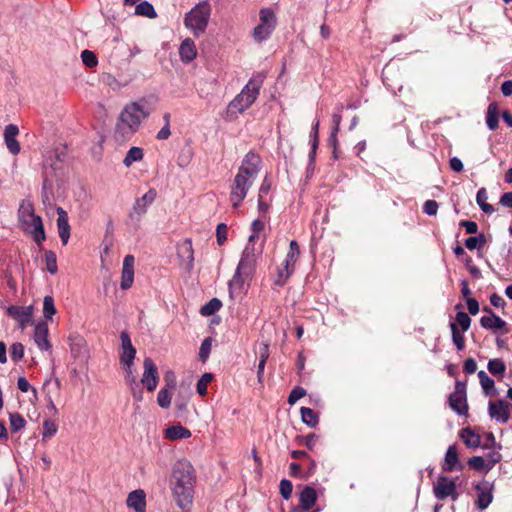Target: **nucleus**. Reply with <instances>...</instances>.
<instances>
[{
	"label": "nucleus",
	"mask_w": 512,
	"mask_h": 512,
	"mask_svg": "<svg viewBox=\"0 0 512 512\" xmlns=\"http://www.w3.org/2000/svg\"><path fill=\"white\" fill-rule=\"evenodd\" d=\"M82 62L89 68H93L97 65L98 59L94 52L90 50H84L81 53Z\"/></svg>",
	"instance_id": "nucleus-51"
},
{
	"label": "nucleus",
	"mask_w": 512,
	"mask_h": 512,
	"mask_svg": "<svg viewBox=\"0 0 512 512\" xmlns=\"http://www.w3.org/2000/svg\"><path fill=\"white\" fill-rule=\"evenodd\" d=\"M459 225L461 227H464L466 230V233H468V234H476L478 232V225L474 221L462 220V221H460Z\"/></svg>",
	"instance_id": "nucleus-61"
},
{
	"label": "nucleus",
	"mask_w": 512,
	"mask_h": 512,
	"mask_svg": "<svg viewBox=\"0 0 512 512\" xmlns=\"http://www.w3.org/2000/svg\"><path fill=\"white\" fill-rule=\"evenodd\" d=\"M156 196V190L151 188L141 198H137L129 213V218L138 225L141 217L147 212L148 207L154 202Z\"/></svg>",
	"instance_id": "nucleus-9"
},
{
	"label": "nucleus",
	"mask_w": 512,
	"mask_h": 512,
	"mask_svg": "<svg viewBox=\"0 0 512 512\" xmlns=\"http://www.w3.org/2000/svg\"><path fill=\"white\" fill-rule=\"evenodd\" d=\"M264 227H265V223H264V221H262L260 219H256L252 222V224H251L252 234L249 236L247 245H250V246L254 245L253 242L256 239H258L259 233L264 230Z\"/></svg>",
	"instance_id": "nucleus-41"
},
{
	"label": "nucleus",
	"mask_w": 512,
	"mask_h": 512,
	"mask_svg": "<svg viewBox=\"0 0 512 512\" xmlns=\"http://www.w3.org/2000/svg\"><path fill=\"white\" fill-rule=\"evenodd\" d=\"M279 490H280L281 496L285 500H288L292 495V490H293L292 482L288 479H282L280 481Z\"/></svg>",
	"instance_id": "nucleus-53"
},
{
	"label": "nucleus",
	"mask_w": 512,
	"mask_h": 512,
	"mask_svg": "<svg viewBox=\"0 0 512 512\" xmlns=\"http://www.w3.org/2000/svg\"><path fill=\"white\" fill-rule=\"evenodd\" d=\"M486 124L490 130H496L499 125V111L497 103L493 102L488 105L486 114Z\"/></svg>",
	"instance_id": "nucleus-30"
},
{
	"label": "nucleus",
	"mask_w": 512,
	"mask_h": 512,
	"mask_svg": "<svg viewBox=\"0 0 512 512\" xmlns=\"http://www.w3.org/2000/svg\"><path fill=\"white\" fill-rule=\"evenodd\" d=\"M134 281V256L126 255L123 260L120 287L123 290L129 289Z\"/></svg>",
	"instance_id": "nucleus-16"
},
{
	"label": "nucleus",
	"mask_w": 512,
	"mask_h": 512,
	"mask_svg": "<svg viewBox=\"0 0 512 512\" xmlns=\"http://www.w3.org/2000/svg\"><path fill=\"white\" fill-rule=\"evenodd\" d=\"M300 255V248L295 240H292L289 245V251L284 260L287 264H292L295 267V263Z\"/></svg>",
	"instance_id": "nucleus-39"
},
{
	"label": "nucleus",
	"mask_w": 512,
	"mask_h": 512,
	"mask_svg": "<svg viewBox=\"0 0 512 512\" xmlns=\"http://www.w3.org/2000/svg\"><path fill=\"white\" fill-rule=\"evenodd\" d=\"M222 302L218 298H212L205 305L200 308L202 316H211L220 310Z\"/></svg>",
	"instance_id": "nucleus-34"
},
{
	"label": "nucleus",
	"mask_w": 512,
	"mask_h": 512,
	"mask_svg": "<svg viewBox=\"0 0 512 512\" xmlns=\"http://www.w3.org/2000/svg\"><path fill=\"white\" fill-rule=\"evenodd\" d=\"M480 325L485 329L503 330L504 333L509 332V330L507 329V323L496 314L493 316L481 317Z\"/></svg>",
	"instance_id": "nucleus-23"
},
{
	"label": "nucleus",
	"mask_w": 512,
	"mask_h": 512,
	"mask_svg": "<svg viewBox=\"0 0 512 512\" xmlns=\"http://www.w3.org/2000/svg\"><path fill=\"white\" fill-rule=\"evenodd\" d=\"M269 358V346L268 344L261 343L259 347V363H258V370H257V376L258 379L261 380L264 368L267 362V359Z\"/></svg>",
	"instance_id": "nucleus-33"
},
{
	"label": "nucleus",
	"mask_w": 512,
	"mask_h": 512,
	"mask_svg": "<svg viewBox=\"0 0 512 512\" xmlns=\"http://www.w3.org/2000/svg\"><path fill=\"white\" fill-rule=\"evenodd\" d=\"M48 325L45 322H39L35 326L34 330V341L39 349L41 350H49L51 348V344L48 340Z\"/></svg>",
	"instance_id": "nucleus-20"
},
{
	"label": "nucleus",
	"mask_w": 512,
	"mask_h": 512,
	"mask_svg": "<svg viewBox=\"0 0 512 512\" xmlns=\"http://www.w3.org/2000/svg\"><path fill=\"white\" fill-rule=\"evenodd\" d=\"M317 493L313 487L306 486L300 493L299 502L303 510H310L316 503Z\"/></svg>",
	"instance_id": "nucleus-24"
},
{
	"label": "nucleus",
	"mask_w": 512,
	"mask_h": 512,
	"mask_svg": "<svg viewBox=\"0 0 512 512\" xmlns=\"http://www.w3.org/2000/svg\"><path fill=\"white\" fill-rule=\"evenodd\" d=\"M213 380V374L204 373L198 380L196 389L199 395L205 396L207 394V388L209 383Z\"/></svg>",
	"instance_id": "nucleus-42"
},
{
	"label": "nucleus",
	"mask_w": 512,
	"mask_h": 512,
	"mask_svg": "<svg viewBox=\"0 0 512 512\" xmlns=\"http://www.w3.org/2000/svg\"><path fill=\"white\" fill-rule=\"evenodd\" d=\"M433 492L438 500H444L447 497H451L453 500L458 498L455 480L449 479L443 475L438 477L437 482L433 487Z\"/></svg>",
	"instance_id": "nucleus-10"
},
{
	"label": "nucleus",
	"mask_w": 512,
	"mask_h": 512,
	"mask_svg": "<svg viewBox=\"0 0 512 512\" xmlns=\"http://www.w3.org/2000/svg\"><path fill=\"white\" fill-rule=\"evenodd\" d=\"M30 233L33 236L34 241L42 249V242L46 239V234L43 224H39L36 229H32Z\"/></svg>",
	"instance_id": "nucleus-54"
},
{
	"label": "nucleus",
	"mask_w": 512,
	"mask_h": 512,
	"mask_svg": "<svg viewBox=\"0 0 512 512\" xmlns=\"http://www.w3.org/2000/svg\"><path fill=\"white\" fill-rule=\"evenodd\" d=\"M144 156V151L140 147H131L123 160L126 167H130L134 162L141 161Z\"/></svg>",
	"instance_id": "nucleus-32"
},
{
	"label": "nucleus",
	"mask_w": 512,
	"mask_h": 512,
	"mask_svg": "<svg viewBox=\"0 0 512 512\" xmlns=\"http://www.w3.org/2000/svg\"><path fill=\"white\" fill-rule=\"evenodd\" d=\"M317 438L316 434L310 433L306 436H297L295 440L298 444L305 445L310 451H313Z\"/></svg>",
	"instance_id": "nucleus-46"
},
{
	"label": "nucleus",
	"mask_w": 512,
	"mask_h": 512,
	"mask_svg": "<svg viewBox=\"0 0 512 512\" xmlns=\"http://www.w3.org/2000/svg\"><path fill=\"white\" fill-rule=\"evenodd\" d=\"M19 134V128L15 124H9L4 129V140L9 152L13 155L19 154L21 147L16 137Z\"/></svg>",
	"instance_id": "nucleus-17"
},
{
	"label": "nucleus",
	"mask_w": 512,
	"mask_h": 512,
	"mask_svg": "<svg viewBox=\"0 0 512 512\" xmlns=\"http://www.w3.org/2000/svg\"><path fill=\"white\" fill-rule=\"evenodd\" d=\"M44 257L46 262V269L48 270V272H50L51 274H56L58 271V267L55 252L52 250H48L45 252Z\"/></svg>",
	"instance_id": "nucleus-44"
},
{
	"label": "nucleus",
	"mask_w": 512,
	"mask_h": 512,
	"mask_svg": "<svg viewBox=\"0 0 512 512\" xmlns=\"http://www.w3.org/2000/svg\"><path fill=\"white\" fill-rule=\"evenodd\" d=\"M9 421L10 429L11 432L13 433L22 430L26 425V420L24 419V417L17 412L9 414Z\"/></svg>",
	"instance_id": "nucleus-37"
},
{
	"label": "nucleus",
	"mask_w": 512,
	"mask_h": 512,
	"mask_svg": "<svg viewBox=\"0 0 512 512\" xmlns=\"http://www.w3.org/2000/svg\"><path fill=\"white\" fill-rule=\"evenodd\" d=\"M6 312L8 316L18 322L19 328L24 330L32 323L34 307L32 305L26 307L10 305L7 307Z\"/></svg>",
	"instance_id": "nucleus-12"
},
{
	"label": "nucleus",
	"mask_w": 512,
	"mask_h": 512,
	"mask_svg": "<svg viewBox=\"0 0 512 512\" xmlns=\"http://www.w3.org/2000/svg\"><path fill=\"white\" fill-rule=\"evenodd\" d=\"M178 255L187 262L189 268L193 266L194 262V250L192 247L191 239H185L178 246Z\"/></svg>",
	"instance_id": "nucleus-28"
},
{
	"label": "nucleus",
	"mask_w": 512,
	"mask_h": 512,
	"mask_svg": "<svg viewBox=\"0 0 512 512\" xmlns=\"http://www.w3.org/2000/svg\"><path fill=\"white\" fill-rule=\"evenodd\" d=\"M211 346H212V339L210 337L204 339L201 343L200 350H199V358L201 361L205 362L211 352Z\"/></svg>",
	"instance_id": "nucleus-50"
},
{
	"label": "nucleus",
	"mask_w": 512,
	"mask_h": 512,
	"mask_svg": "<svg viewBox=\"0 0 512 512\" xmlns=\"http://www.w3.org/2000/svg\"><path fill=\"white\" fill-rule=\"evenodd\" d=\"M157 403L162 408H168L171 404V395L166 388H162L157 395Z\"/></svg>",
	"instance_id": "nucleus-52"
},
{
	"label": "nucleus",
	"mask_w": 512,
	"mask_h": 512,
	"mask_svg": "<svg viewBox=\"0 0 512 512\" xmlns=\"http://www.w3.org/2000/svg\"><path fill=\"white\" fill-rule=\"evenodd\" d=\"M468 465L470 468L475 469L477 471H482L486 469V460H484L481 456H473L468 459Z\"/></svg>",
	"instance_id": "nucleus-56"
},
{
	"label": "nucleus",
	"mask_w": 512,
	"mask_h": 512,
	"mask_svg": "<svg viewBox=\"0 0 512 512\" xmlns=\"http://www.w3.org/2000/svg\"><path fill=\"white\" fill-rule=\"evenodd\" d=\"M211 6L208 2H200L194 6L184 17V25L190 29L194 36L202 35L208 25Z\"/></svg>",
	"instance_id": "nucleus-5"
},
{
	"label": "nucleus",
	"mask_w": 512,
	"mask_h": 512,
	"mask_svg": "<svg viewBox=\"0 0 512 512\" xmlns=\"http://www.w3.org/2000/svg\"><path fill=\"white\" fill-rule=\"evenodd\" d=\"M144 372L141 378V383L149 391L153 392L159 382L158 368L154 361L147 357L143 361Z\"/></svg>",
	"instance_id": "nucleus-14"
},
{
	"label": "nucleus",
	"mask_w": 512,
	"mask_h": 512,
	"mask_svg": "<svg viewBox=\"0 0 512 512\" xmlns=\"http://www.w3.org/2000/svg\"><path fill=\"white\" fill-rule=\"evenodd\" d=\"M488 370L494 376H502L506 371V365L501 359H491L488 362Z\"/></svg>",
	"instance_id": "nucleus-40"
},
{
	"label": "nucleus",
	"mask_w": 512,
	"mask_h": 512,
	"mask_svg": "<svg viewBox=\"0 0 512 512\" xmlns=\"http://www.w3.org/2000/svg\"><path fill=\"white\" fill-rule=\"evenodd\" d=\"M306 395V390L303 387L296 386L292 389L288 396V403L294 405L300 398Z\"/></svg>",
	"instance_id": "nucleus-55"
},
{
	"label": "nucleus",
	"mask_w": 512,
	"mask_h": 512,
	"mask_svg": "<svg viewBox=\"0 0 512 512\" xmlns=\"http://www.w3.org/2000/svg\"><path fill=\"white\" fill-rule=\"evenodd\" d=\"M500 204L505 207L512 208V192L502 194Z\"/></svg>",
	"instance_id": "nucleus-64"
},
{
	"label": "nucleus",
	"mask_w": 512,
	"mask_h": 512,
	"mask_svg": "<svg viewBox=\"0 0 512 512\" xmlns=\"http://www.w3.org/2000/svg\"><path fill=\"white\" fill-rule=\"evenodd\" d=\"M20 219L27 226V228L36 229L39 224H43L40 216L34 213V209L31 204L26 207L22 206L20 210Z\"/></svg>",
	"instance_id": "nucleus-21"
},
{
	"label": "nucleus",
	"mask_w": 512,
	"mask_h": 512,
	"mask_svg": "<svg viewBox=\"0 0 512 512\" xmlns=\"http://www.w3.org/2000/svg\"><path fill=\"white\" fill-rule=\"evenodd\" d=\"M256 259L257 253L254 245H247L243 250L236 272L228 284L231 295L236 290H242L243 285L252 280L256 269Z\"/></svg>",
	"instance_id": "nucleus-3"
},
{
	"label": "nucleus",
	"mask_w": 512,
	"mask_h": 512,
	"mask_svg": "<svg viewBox=\"0 0 512 512\" xmlns=\"http://www.w3.org/2000/svg\"><path fill=\"white\" fill-rule=\"evenodd\" d=\"M24 345L20 342H15L10 347V357L12 361L18 362L24 357Z\"/></svg>",
	"instance_id": "nucleus-48"
},
{
	"label": "nucleus",
	"mask_w": 512,
	"mask_h": 512,
	"mask_svg": "<svg viewBox=\"0 0 512 512\" xmlns=\"http://www.w3.org/2000/svg\"><path fill=\"white\" fill-rule=\"evenodd\" d=\"M190 436V430L181 425H173L165 430V437L169 440L184 439L189 438Z\"/></svg>",
	"instance_id": "nucleus-29"
},
{
	"label": "nucleus",
	"mask_w": 512,
	"mask_h": 512,
	"mask_svg": "<svg viewBox=\"0 0 512 512\" xmlns=\"http://www.w3.org/2000/svg\"><path fill=\"white\" fill-rule=\"evenodd\" d=\"M488 413L498 422L507 423L510 419V406L504 400L490 401Z\"/></svg>",
	"instance_id": "nucleus-15"
},
{
	"label": "nucleus",
	"mask_w": 512,
	"mask_h": 512,
	"mask_svg": "<svg viewBox=\"0 0 512 512\" xmlns=\"http://www.w3.org/2000/svg\"><path fill=\"white\" fill-rule=\"evenodd\" d=\"M463 465L459 460L458 450L455 444L450 445L446 451L445 459L442 464V470L445 472H452L455 470H462Z\"/></svg>",
	"instance_id": "nucleus-18"
},
{
	"label": "nucleus",
	"mask_w": 512,
	"mask_h": 512,
	"mask_svg": "<svg viewBox=\"0 0 512 512\" xmlns=\"http://www.w3.org/2000/svg\"><path fill=\"white\" fill-rule=\"evenodd\" d=\"M478 378L481 384V387L486 395L491 394V391L495 387L494 380L490 378L485 371L481 370L478 372Z\"/></svg>",
	"instance_id": "nucleus-38"
},
{
	"label": "nucleus",
	"mask_w": 512,
	"mask_h": 512,
	"mask_svg": "<svg viewBox=\"0 0 512 512\" xmlns=\"http://www.w3.org/2000/svg\"><path fill=\"white\" fill-rule=\"evenodd\" d=\"M463 370L466 374H473L477 370V363L473 358H468L464 362Z\"/></svg>",
	"instance_id": "nucleus-62"
},
{
	"label": "nucleus",
	"mask_w": 512,
	"mask_h": 512,
	"mask_svg": "<svg viewBox=\"0 0 512 512\" xmlns=\"http://www.w3.org/2000/svg\"><path fill=\"white\" fill-rule=\"evenodd\" d=\"M466 385L465 381H456L455 390L449 396L450 408L461 416L468 413Z\"/></svg>",
	"instance_id": "nucleus-8"
},
{
	"label": "nucleus",
	"mask_w": 512,
	"mask_h": 512,
	"mask_svg": "<svg viewBox=\"0 0 512 512\" xmlns=\"http://www.w3.org/2000/svg\"><path fill=\"white\" fill-rule=\"evenodd\" d=\"M180 58L183 62H191L197 56V49L192 39L186 38L182 41L179 48Z\"/></svg>",
	"instance_id": "nucleus-22"
},
{
	"label": "nucleus",
	"mask_w": 512,
	"mask_h": 512,
	"mask_svg": "<svg viewBox=\"0 0 512 512\" xmlns=\"http://www.w3.org/2000/svg\"><path fill=\"white\" fill-rule=\"evenodd\" d=\"M149 112L145 110L139 102H132L124 107L120 113L116 131L121 133L123 136L134 134L142 120L147 118Z\"/></svg>",
	"instance_id": "nucleus-4"
},
{
	"label": "nucleus",
	"mask_w": 512,
	"mask_h": 512,
	"mask_svg": "<svg viewBox=\"0 0 512 512\" xmlns=\"http://www.w3.org/2000/svg\"><path fill=\"white\" fill-rule=\"evenodd\" d=\"M456 324L461 327L462 332H466L471 324V318L469 315L463 311L457 312L456 314Z\"/></svg>",
	"instance_id": "nucleus-49"
},
{
	"label": "nucleus",
	"mask_w": 512,
	"mask_h": 512,
	"mask_svg": "<svg viewBox=\"0 0 512 512\" xmlns=\"http://www.w3.org/2000/svg\"><path fill=\"white\" fill-rule=\"evenodd\" d=\"M477 492V499L475 504L478 509L485 510L492 503L494 499V483L483 480L475 485Z\"/></svg>",
	"instance_id": "nucleus-13"
},
{
	"label": "nucleus",
	"mask_w": 512,
	"mask_h": 512,
	"mask_svg": "<svg viewBox=\"0 0 512 512\" xmlns=\"http://www.w3.org/2000/svg\"><path fill=\"white\" fill-rule=\"evenodd\" d=\"M295 267L292 264L283 263L277 268V276L274 284L277 286H284L290 276L293 274Z\"/></svg>",
	"instance_id": "nucleus-27"
},
{
	"label": "nucleus",
	"mask_w": 512,
	"mask_h": 512,
	"mask_svg": "<svg viewBox=\"0 0 512 512\" xmlns=\"http://www.w3.org/2000/svg\"><path fill=\"white\" fill-rule=\"evenodd\" d=\"M254 181V179L245 175H240L238 173L235 175L230 191V202L234 208L241 205Z\"/></svg>",
	"instance_id": "nucleus-7"
},
{
	"label": "nucleus",
	"mask_w": 512,
	"mask_h": 512,
	"mask_svg": "<svg viewBox=\"0 0 512 512\" xmlns=\"http://www.w3.org/2000/svg\"><path fill=\"white\" fill-rule=\"evenodd\" d=\"M54 314H56L54 299L52 296L46 295L43 300V315L46 319H52Z\"/></svg>",
	"instance_id": "nucleus-43"
},
{
	"label": "nucleus",
	"mask_w": 512,
	"mask_h": 512,
	"mask_svg": "<svg viewBox=\"0 0 512 512\" xmlns=\"http://www.w3.org/2000/svg\"><path fill=\"white\" fill-rule=\"evenodd\" d=\"M261 163L260 156L250 151L243 158L237 173L255 180L261 170Z\"/></svg>",
	"instance_id": "nucleus-11"
},
{
	"label": "nucleus",
	"mask_w": 512,
	"mask_h": 512,
	"mask_svg": "<svg viewBox=\"0 0 512 512\" xmlns=\"http://www.w3.org/2000/svg\"><path fill=\"white\" fill-rule=\"evenodd\" d=\"M135 13L148 18H155L157 16L153 5L148 1L140 2L135 8Z\"/></svg>",
	"instance_id": "nucleus-35"
},
{
	"label": "nucleus",
	"mask_w": 512,
	"mask_h": 512,
	"mask_svg": "<svg viewBox=\"0 0 512 512\" xmlns=\"http://www.w3.org/2000/svg\"><path fill=\"white\" fill-rule=\"evenodd\" d=\"M260 23L254 28L253 36L257 42L270 37L277 25V18L271 8H262L259 12Z\"/></svg>",
	"instance_id": "nucleus-6"
},
{
	"label": "nucleus",
	"mask_w": 512,
	"mask_h": 512,
	"mask_svg": "<svg viewBox=\"0 0 512 512\" xmlns=\"http://www.w3.org/2000/svg\"><path fill=\"white\" fill-rule=\"evenodd\" d=\"M57 214H58L57 228H58L59 237L61 239L62 244L66 245L69 241L70 230H71L69 221H68V214L62 207L57 208Z\"/></svg>",
	"instance_id": "nucleus-19"
},
{
	"label": "nucleus",
	"mask_w": 512,
	"mask_h": 512,
	"mask_svg": "<svg viewBox=\"0 0 512 512\" xmlns=\"http://www.w3.org/2000/svg\"><path fill=\"white\" fill-rule=\"evenodd\" d=\"M459 435L465 445L469 448H477L481 444L480 435L476 434L470 427L461 429Z\"/></svg>",
	"instance_id": "nucleus-26"
},
{
	"label": "nucleus",
	"mask_w": 512,
	"mask_h": 512,
	"mask_svg": "<svg viewBox=\"0 0 512 512\" xmlns=\"http://www.w3.org/2000/svg\"><path fill=\"white\" fill-rule=\"evenodd\" d=\"M262 84L263 79L261 77L251 78L243 87L241 92L228 104L225 112V119L228 121L235 120L238 117V114H241L250 108L258 98Z\"/></svg>",
	"instance_id": "nucleus-2"
},
{
	"label": "nucleus",
	"mask_w": 512,
	"mask_h": 512,
	"mask_svg": "<svg viewBox=\"0 0 512 512\" xmlns=\"http://www.w3.org/2000/svg\"><path fill=\"white\" fill-rule=\"evenodd\" d=\"M228 227L225 223H219L216 228V238L218 245H223L227 240Z\"/></svg>",
	"instance_id": "nucleus-57"
},
{
	"label": "nucleus",
	"mask_w": 512,
	"mask_h": 512,
	"mask_svg": "<svg viewBox=\"0 0 512 512\" xmlns=\"http://www.w3.org/2000/svg\"><path fill=\"white\" fill-rule=\"evenodd\" d=\"M342 111H343V105L340 104L336 107V111L332 114V129L334 132H339L340 130V124L342 120Z\"/></svg>",
	"instance_id": "nucleus-58"
},
{
	"label": "nucleus",
	"mask_w": 512,
	"mask_h": 512,
	"mask_svg": "<svg viewBox=\"0 0 512 512\" xmlns=\"http://www.w3.org/2000/svg\"><path fill=\"white\" fill-rule=\"evenodd\" d=\"M501 460V454L497 451H492L488 454L486 460V470H491L496 463Z\"/></svg>",
	"instance_id": "nucleus-60"
},
{
	"label": "nucleus",
	"mask_w": 512,
	"mask_h": 512,
	"mask_svg": "<svg viewBox=\"0 0 512 512\" xmlns=\"http://www.w3.org/2000/svg\"><path fill=\"white\" fill-rule=\"evenodd\" d=\"M438 211V203L435 200H427L423 204V212L427 215H436Z\"/></svg>",
	"instance_id": "nucleus-59"
},
{
	"label": "nucleus",
	"mask_w": 512,
	"mask_h": 512,
	"mask_svg": "<svg viewBox=\"0 0 512 512\" xmlns=\"http://www.w3.org/2000/svg\"><path fill=\"white\" fill-rule=\"evenodd\" d=\"M450 328L452 332V339L459 351H462L465 348V337L463 335L464 332L460 331L456 323H450Z\"/></svg>",
	"instance_id": "nucleus-36"
},
{
	"label": "nucleus",
	"mask_w": 512,
	"mask_h": 512,
	"mask_svg": "<svg viewBox=\"0 0 512 512\" xmlns=\"http://www.w3.org/2000/svg\"><path fill=\"white\" fill-rule=\"evenodd\" d=\"M302 421L309 427H316L319 422L318 414L311 408L302 407L300 409Z\"/></svg>",
	"instance_id": "nucleus-31"
},
{
	"label": "nucleus",
	"mask_w": 512,
	"mask_h": 512,
	"mask_svg": "<svg viewBox=\"0 0 512 512\" xmlns=\"http://www.w3.org/2000/svg\"><path fill=\"white\" fill-rule=\"evenodd\" d=\"M57 430H58V426L54 421H52L50 419H45L43 421V433H42L43 440L54 436L56 434Z\"/></svg>",
	"instance_id": "nucleus-47"
},
{
	"label": "nucleus",
	"mask_w": 512,
	"mask_h": 512,
	"mask_svg": "<svg viewBox=\"0 0 512 512\" xmlns=\"http://www.w3.org/2000/svg\"><path fill=\"white\" fill-rule=\"evenodd\" d=\"M127 505L134 508L136 512H144L146 501L145 494L142 490L132 491L127 498Z\"/></svg>",
	"instance_id": "nucleus-25"
},
{
	"label": "nucleus",
	"mask_w": 512,
	"mask_h": 512,
	"mask_svg": "<svg viewBox=\"0 0 512 512\" xmlns=\"http://www.w3.org/2000/svg\"><path fill=\"white\" fill-rule=\"evenodd\" d=\"M196 475L193 465L186 459H180L172 467L169 487L176 504L188 511L193 502Z\"/></svg>",
	"instance_id": "nucleus-1"
},
{
	"label": "nucleus",
	"mask_w": 512,
	"mask_h": 512,
	"mask_svg": "<svg viewBox=\"0 0 512 512\" xmlns=\"http://www.w3.org/2000/svg\"><path fill=\"white\" fill-rule=\"evenodd\" d=\"M121 339V348L122 349H131L135 348L131 342L130 336L127 331H122L120 334Z\"/></svg>",
	"instance_id": "nucleus-63"
},
{
	"label": "nucleus",
	"mask_w": 512,
	"mask_h": 512,
	"mask_svg": "<svg viewBox=\"0 0 512 512\" xmlns=\"http://www.w3.org/2000/svg\"><path fill=\"white\" fill-rule=\"evenodd\" d=\"M136 356V349H122V352L120 354V363L123 364L125 367L133 366V362Z\"/></svg>",
	"instance_id": "nucleus-45"
}]
</instances>
